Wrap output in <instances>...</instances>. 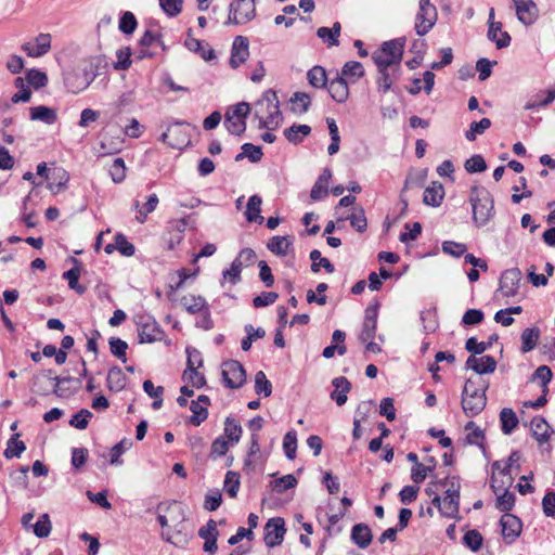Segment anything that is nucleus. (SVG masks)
Wrapping results in <instances>:
<instances>
[{
  "instance_id": "1",
  "label": "nucleus",
  "mask_w": 555,
  "mask_h": 555,
  "mask_svg": "<svg viewBox=\"0 0 555 555\" xmlns=\"http://www.w3.org/2000/svg\"><path fill=\"white\" fill-rule=\"evenodd\" d=\"M255 116L259 119V128L274 129L283 120L278 95L268 90L255 104Z\"/></svg>"
},
{
  "instance_id": "2",
  "label": "nucleus",
  "mask_w": 555,
  "mask_h": 555,
  "mask_svg": "<svg viewBox=\"0 0 555 555\" xmlns=\"http://www.w3.org/2000/svg\"><path fill=\"white\" fill-rule=\"evenodd\" d=\"M100 60L92 57L83 61L75 69L67 73L64 82L66 88L73 93H79L86 90L98 76Z\"/></svg>"
},
{
  "instance_id": "3",
  "label": "nucleus",
  "mask_w": 555,
  "mask_h": 555,
  "mask_svg": "<svg viewBox=\"0 0 555 555\" xmlns=\"http://www.w3.org/2000/svg\"><path fill=\"white\" fill-rule=\"evenodd\" d=\"M469 202L475 224L486 225L494 216V202L490 192L483 186L475 185L470 189Z\"/></svg>"
},
{
  "instance_id": "4",
  "label": "nucleus",
  "mask_w": 555,
  "mask_h": 555,
  "mask_svg": "<svg viewBox=\"0 0 555 555\" xmlns=\"http://www.w3.org/2000/svg\"><path fill=\"white\" fill-rule=\"evenodd\" d=\"M487 404L485 389H477L473 382L468 379L465 383L462 393V409L466 416L474 417L478 415Z\"/></svg>"
},
{
  "instance_id": "5",
  "label": "nucleus",
  "mask_w": 555,
  "mask_h": 555,
  "mask_svg": "<svg viewBox=\"0 0 555 555\" xmlns=\"http://www.w3.org/2000/svg\"><path fill=\"white\" fill-rule=\"evenodd\" d=\"M438 21V10L431 0H418V9L415 15L414 29L417 36L427 35Z\"/></svg>"
},
{
  "instance_id": "6",
  "label": "nucleus",
  "mask_w": 555,
  "mask_h": 555,
  "mask_svg": "<svg viewBox=\"0 0 555 555\" xmlns=\"http://www.w3.org/2000/svg\"><path fill=\"white\" fill-rule=\"evenodd\" d=\"M135 323L138 326L139 343L152 344L164 339L165 333L152 315L139 314L137 315Z\"/></svg>"
},
{
  "instance_id": "7",
  "label": "nucleus",
  "mask_w": 555,
  "mask_h": 555,
  "mask_svg": "<svg viewBox=\"0 0 555 555\" xmlns=\"http://www.w3.org/2000/svg\"><path fill=\"white\" fill-rule=\"evenodd\" d=\"M256 15L255 0H233L230 4L229 17L225 24L242 25L251 21Z\"/></svg>"
},
{
  "instance_id": "8",
  "label": "nucleus",
  "mask_w": 555,
  "mask_h": 555,
  "mask_svg": "<svg viewBox=\"0 0 555 555\" xmlns=\"http://www.w3.org/2000/svg\"><path fill=\"white\" fill-rule=\"evenodd\" d=\"M222 378L228 388H241L246 382L245 369L236 360L225 361L222 363Z\"/></svg>"
},
{
  "instance_id": "9",
  "label": "nucleus",
  "mask_w": 555,
  "mask_h": 555,
  "mask_svg": "<svg viewBox=\"0 0 555 555\" xmlns=\"http://www.w3.org/2000/svg\"><path fill=\"white\" fill-rule=\"evenodd\" d=\"M188 353V367L183 372V379L192 384L193 387L201 388L205 385L206 380L202 373L197 371L195 367V362L193 361V357H197V366L203 365V359L201 352L195 348H186Z\"/></svg>"
},
{
  "instance_id": "10",
  "label": "nucleus",
  "mask_w": 555,
  "mask_h": 555,
  "mask_svg": "<svg viewBox=\"0 0 555 555\" xmlns=\"http://www.w3.org/2000/svg\"><path fill=\"white\" fill-rule=\"evenodd\" d=\"M185 122H175L160 135V140L172 149L181 150L190 143V134L182 128Z\"/></svg>"
},
{
  "instance_id": "11",
  "label": "nucleus",
  "mask_w": 555,
  "mask_h": 555,
  "mask_svg": "<svg viewBox=\"0 0 555 555\" xmlns=\"http://www.w3.org/2000/svg\"><path fill=\"white\" fill-rule=\"evenodd\" d=\"M286 532L284 519L281 517L271 518L264 526V543L269 547L280 545Z\"/></svg>"
},
{
  "instance_id": "12",
  "label": "nucleus",
  "mask_w": 555,
  "mask_h": 555,
  "mask_svg": "<svg viewBox=\"0 0 555 555\" xmlns=\"http://www.w3.org/2000/svg\"><path fill=\"white\" fill-rule=\"evenodd\" d=\"M517 20L525 26L535 23L539 17V9L533 0H512Z\"/></svg>"
},
{
  "instance_id": "13",
  "label": "nucleus",
  "mask_w": 555,
  "mask_h": 555,
  "mask_svg": "<svg viewBox=\"0 0 555 555\" xmlns=\"http://www.w3.org/2000/svg\"><path fill=\"white\" fill-rule=\"evenodd\" d=\"M378 308V302H375L366 307L364 312L362 330L359 335V339L361 343H366L375 337L377 328Z\"/></svg>"
},
{
  "instance_id": "14",
  "label": "nucleus",
  "mask_w": 555,
  "mask_h": 555,
  "mask_svg": "<svg viewBox=\"0 0 555 555\" xmlns=\"http://www.w3.org/2000/svg\"><path fill=\"white\" fill-rule=\"evenodd\" d=\"M521 280L519 269H508L504 271L500 279V292L503 297H513L517 294Z\"/></svg>"
},
{
  "instance_id": "15",
  "label": "nucleus",
  "mask_w": 555,
  "mask_h": 555,
  "mask_svg": "<svg viewBox=\"0 0 555 555\" xmlns=\"http://www.w3.org/2000/svg\"><path fill=\"white\" fill-rule=\"evenodd\" d=\"M502 534L506 543L512 544L520 535L522 530L521 520L509 513L504 514L500 519Z\"/></svg>"
},
{
  "instance_id": "16",
  "label": "nucleus",
  "mask_w": 555,
  "mask_h": 555,
  "mask_svg": "<svg viewBox=\"0 0 555 555\" xmlns=\"http://www.w3.org/2000/svg\"><path fill=\"white\" fill-rule=\"evenodd\" d=\"M54 378L52 375V371H43L34 376L31 380V391L38 393L39 396H48L51 392L53 393L54 388Z\"/></svg>"
},
{
  "instance_id": "17",
  "label": "nucleus",
  "mask_w": 555,
  "mask_h": 555,
  "mask_svg": "<svg viewBox=\"0 0 555 555\" xmlns=\"http://www.w3.org/2000/svg\"><path fill=\"white\" fill-rule=\"evenodd\" d=\"M249 55L248 51V39L243 36L235 37L232 49H231V57L230 65L233 68H237L242 65Z\"/></svg>"
},
{
  "instance_id": "18",
  "label": "nucleus",
  "mask_w": 555,
  "mask_h": 555,
  "mask_svg": "<svg viewBox=\"0 0 555 555\" xmlns=\"http://www.w3.org/2000/svg\"><path fill=\"white\" fill-rule=\"evenodd\" d=\"M54 388L53 393L57 396L59 398H67L75 392L80 387V379L66 376V377H60L55 376L54 378Z\"/></svg>"
},
{
  "instance_id": "19",
  "label": "nucleus",
  "mask_w": 555,
  "mask_h": 555,
  "mask_svg": "<svg viewBox=\"0 0 555 555\" xmlns=\"http://www.w3.org/2000/svg\"><path fill=\"white\" fill-rule=\"evenodd\" d=\"M466 367L474 370L477 374L493 373L496 369V361L492 356H469L466 361Z\"/></svg>"
},
{
  "instance_id": "20",
  "label": "nucleus",
  "mask_w": 555,
  "mask_h": 555,
  "mask_svg": "<svg viewBox=\"0 0 555 555\" xmlns=\"http://www.w3.org/2000/svg\"><path fill=\"white\" fill-rule=\"evenodd\" d=\"M51 48V36L49 34H40L36 38L35 43L27 42L22 49L28 56L40 57L49 52Z\"/></svg>"
},
{
  "instance_id": "21",
  "label": "nucleus",
  "mask_w": 555,
  "mask_h": 555,
  "mask_svg": "<svg viewBox=\"0 0 555 555\" xmlns=\"http://www.w3.org/2000/svg\"><path fill=\"white\" fill-rule=\"evenodd\" d=\"M180 305L190 313L196 314L206 311L209 307L207 300L199 295L186 294L180 298Z\"/></svg>"
},
{
  "instance_id": "22",
  "label": "nucleus",
  "mask_w": 555,
  "mask_h": 555,
  "mask_svg": "<svg viewBox=\"0 0 555 555\" xmlns=\"http://www.w3.org/2000/svg\"><path fill=\"white\" fill-rule=\"evenodd\" d=\"M351 541L360 548H366L373 539L372 531L366 524H357L351 529Z\"/></svg>"
},
{
  "instance_id": "23",
  "label": "nucleus",
  "mask_w": 555,
  "mask_h": 555,
  "mask_svg": "<svg viewBox=\"0 0 555 555\" xmlns=\"http://www.w3.org/2000/svg\"><path fill=\"white\" fill-rule=\"evenodd\" d=\"M487 37L495 43L498 49L507 48L511 44V36L507 31H502V23H490Z\"/></svg>"
},
{
  "instance_id": "24",
  "label": "nucleus",
  "mask_w": 555,
  "mask_h": 555,
  "mask_svg": "<svg viewBox=\"0 0 555 555\" xmlns=\"http://www.w3.org/2000/svg\"><path fill=\"white\" fill-rule=\"evenodd\" d=\"M328 93L332 99L338 103H344L349 96V88L344 77H336L328 83Z\"/></svg>"
},
{
  "instance_id": "25",
  "label": "nucleus",
  "mask_w": 555,
  "mask_h": 555,
  "mask_svg": "<svg viewBox=\"0 0 555 555\" xmlns=\"http://www.w3.org/2000/svg\"><path fill=\"white\" fill-rule=\"evenodd\" d=\"M332 384L335 387V390L331 392V399H333L337 405L341 406L347 401V393L351 389V384L344 376L334 378Z\"/></svg>"
},
{
  "instance_id": "26",
  "label": "nucleus",
  "mask_w": 555,
  "mask_h": 555,
  "mask_svg": "<svg viewBox=\"0 0 555 555\" xmlns=\"http://www.w3.org/2000/svg\"><path fill=\"white\" fill-rule=\"evenodd\" d=\"M491 488L496 494V508L505 514L513 509L515 505V494L508 490H504L501 494L498 493L496 479L494 476L491 477Z\"/></svg>"
},
{
  "instance_id": "27",
  "label": "nucleus",
  "mask_w": 555,
  "mask_h": 555,
  "mask_svg": "<svg viewBox=\"0 0 555 555\" xmlns=\"http://www.w3.org/2000/svg\"><path fill=\"white\" fill-rule=\"evenodd\" d=\"M431 504L438 508V511L440 512V514L442 516L448 517V518L457 517L459 508H460L459 501L452 500V499H449L446 496H444L443 501H441L439 495H435L431 501Z\"/></svg>"
},
{
  "instance_id": "28",
  "label": "nucleus",
  "mask_w": 555,
  "mask_h": 555,
  "mask_svg": "<svg viewBox=\"0 0 555 555\" xmlns=\"http://www.w3.org/2000/svg\"><path fill=\"white\" fill-rule=\"evenodd\" d=\"M444 197V189L440 182H433L424 191L423 202L425 205L438 207Z\"/></svg>"
},
{
  "instance_id": "29",
  "label": "nucleus",
  "mask_w": 555,
  "mask_h": 555,
  "mask_svg": "<svg viewBox=\"0 0 555 555\" xmlns=\"http://www.w3.org/2000/svg\"><path fill=\"white\" fill-rule=\"evenodd\" d=\"M49 179L51 181L49 182L48 188L51 192L56 194L66 189L69 180V173L64 168L55 167L52 169Z\"/></svg>"
},
{
  "instance_id": "30",
  "label": "nucleus",
  "mask_w": 555,
  "mask_h": 555,
  "mask_svg": "<svg viewBox=\"0 0 555 555\" xmlns=\"http://www.w3.org/2000/svg\"><path fill=\"white\" fill-rule=\"evenodd\" d=\"M532 436L539 443H544L550 439V434L553 433L551 426L545 418L537 416L531 421Z\"/></svg>"
},
{
  "instance_id": "31",
  "label": "nucleus",
  "mask_w": 555,
  "mask_h": 555,
  "mask_svg": "<svg viewBox=\"0 0 555 555\" xmlns=\"http://www.w3.org/2000/svg\"><path fill=\"white\" fill-rule=\"evenodd\" d=\"M30 119L38 120L46 125H53L57 120L56 109L39 105L30 107Z\"/></svg>"
},
{
  "instance_id": "32",
  "label": "nucleus",
  "mask_w": 555,
  "mask_h": 555,
  "mask_svg": "<svg viewBox=\"0 0 555 555\" xmlns=\"http://www.w3.org/2000/svg\"><path fill=\"white\" fill-rule=\"evenodd\" d=\"M341 26L339 22H335L331 28L320 27L317 30V36L322 39L327 47H337L339 44V36Z\"/></svg>"
},
{
  "instance_id": "33",
  "label": "nucleus",
  "mask_w": 555,
  "mask_h": 555,
  "mask_svg": "<svg viewBox=\"0 0 555 555\" xmlns=\"http://www.w3.org/2000/svg\"><path fill=\"white\" fill-rule=\"evenodd\" d=\"M186 229V219H176L170 222L168 238V248L173 249L183 240V233Z\"/></svg>"
},
{
  "instance_id": "34",
  "label": "nucleus",
  "mask_w": 555,
  "mask_h": 555,
  "mask_svg": "<svg viewBox=\"0 0 555 555\" xmlns=\"http://www.w3.org/2000/svg\"><path fill=\"white\" fill-rule=\"evenodd\" d=\"M293 245L291 236H273L267 244V248L276 256H286Z\"/></svg>"
},
{
  "instance_id": "35",
  "label": "nucleus",
  "mask_w": 555,
  "mask_h": 555,
  "mask_svg": "<svg viewBox=\"0 0 555 555\" xmlns=\"http://www.w3.org/2000/svg\"><path fill=\"white\" fill-rule=\"evenodd\" d=\"M184 46L192 52L198 53L205 61H211L216 59V53L212 49H205L203 41L191 37V29L188 33V38L184 41Z\"/></svg>"
},
{
  "instance_id": "36",
  "label": "nucleus",
  "mask_w": 555,
  "mask_h": 555,
  "mask_svg": "<svg viewBox=\"0 0 555 555\" xmlns=\"http://www.w3.org/2000/svg\"><path fill=\"white\" fill-rule=\"evenodd\" d=\"M331 178V170L325 168L311 189L310 197L312 199L319 201L327 194V184Z\"/></svg>"
},
{
  "instance_id": "37",
  "label": "nucleus",
  "mask_w": 555,
  "mask_h": 555,
  "mask_svg": "<svg viewBox=\"0 0 555 555\" xmlns=\"http://www.w3.org/2000/svg\"><path fill=\"white\" fill-rule=\"evenodd\" d=\"M364 67L360 62L349 61L343 66L341 75L339 77H344L345 80L349 79L351 82H356L364 76Z\"/></svg>"
},
{
  "instance_id": "38",
  "label": "nucleus",
  "mask_w": 555,
  "mask_h": 555,
  "mask_svg": "<svg viewBox=\"0 0 555 555\" xmlns=\"http://www.w3.org/2000/svg\"><path fill=\"white\" fill-rule=\"evenodd\" d=\"M261 203H262L261 197L258 195H253L249 197L248 203H247L246 212H245L246 219L249 222H257L259 224H261L263 222L264 219L260 215Z\"/></svg>"
},
{
  "instance_id": "39",
  "label": "nucleus",
  "mask_w": 555,
  "mask_h": 555,
  "mask_svg": "<svg viewBox=\"0 0 555 555\" xmlns=\"http://www.w3.org/2000/svg\"><path fill=\"white\" fill-rule=\"evenodd\" d=\"M500 422L501 429L505 435H511L519 423L516 413L509 408H504L501 410Z\"/></svg>"
},
{
  "instance_id": "40",
  "label": "nucleus",
  "mask_w": 555,
  "mask_h": 555,
  "mask_svg": "<svg viewBox=\"0 0 555 555\" xmlns=\"http://www.w3.org/2000/svg\"><path fill=\"white\" fill-rule=\"evenodd\" d=\"M540 337V330L538 327H528L521 333V351L524 353L533 350Z\"/></svg>"
},
{
  "instance_id": "41",
  "label": "nucleus",
  "mask_w": 555,
  "mask_h": 555,
  "mask_svg": "<svg viewBox=\"0 0 555 555\" xmlns=\"http://www.w3.org/2000/svg\"><path fill=\"white\" fill-rule=\"evenodd\" d=\"M242 426L240 423L233 417H227L224 421V435L222 437L228 438L232 444H235L240 441L242 437Z\"/></svg>"
},
{
  "instance_id": "42",
  "label": "nucleus",
  "mask_w": 555,
  "mask_h": 555,
  "mask_svg": "<svg viewBox=\"0 0 555 555\" xmlns=\"http://www.w3.org/2000/svg\"><path fill=\"white\" fill-rule=\"evenodd\" d=\"M307 79L310 86L321 89L327 86L326 72L322 66H313L307 73Z\"/></svg>"
},
{
  "instance_id": "43",
  "label": "nucleus",
  "mask_w": 555,
  "mask_h": 555,
  "mask_svg": "<svg viewBox=\"0 0 555 555\" xmlns=\"http://www.w3.org/2000/svg\"><path fill=\"white\" fill-rule=\"evenodd\" d=\"M311 132V127L308 125H293L284 130L285 138L294 144H298L302 141L304 137H307Z\"/></svg>"
},
{
  "instance_id": "44",
  "label": "nucleus",
  "mask_w": 555,
  "mask_h": 555,
  "mask_svg": "<svg viewBox=\"0 0 555 555\" xmlns=\"http://www.w3.org/2000/svg\"><path fill=\"white\" fill-rule=\"evenodd\" d=\"M126 385V376L118 366L112 367L107 373V387L113 391H120Z\"/></svg>"
},
{
  "instance_id": "45",
  "label": "nucleus",
  "mask_w": 555,
  "mask_h": 555,
  "mask_svg": "<svg viewBox=\"0 0 555 555\" xmlns=\"http://www.w3.org/2000/svg\"><path fill=\"white\" fill-rule=\"evenodd\" d=\"M379 51L385 53L387 56H390L396 62L400 63L403 54V43L398 39L389 40L382 44Z\"/></svg>"
},
{
  "instance_id": "46",
  "label": "nucleus",
  "mask_w": 555,
  "mask_h": 555,
  "mask_svg": "<svg viewBox=\"0 0 555 555\" xmlns=\"http://www.w3.org/2000/svg\"><path fill=\"white\" fill-rule=\"evenodd\" d=\"M20 434L13 435L7 442V448L3 455L7 459L20 457L26 450V446L22 440H18Z\"/></svg>"
},
{
  "instance_id": "47",
  "label": "nucleus",
  "mask_w": 555,
  "mask_h": 555,
  "mask_svg": "<svg viewBox=\"0 0 555 555\" xmlns=\"http://www.w3.org/2000/svg\"><path fill=\"white\" fill-rule=\"evenodd\" d=\"M426 461L433 463V466H425V464H417V465H413V467L411 469V479L415 483L423 482L426 479L427 475L430 474L436 466V461L434 457H428Z\"/></svg>"
},
{
  "instance_id": "48",
  "label": "nucleus",
  "mask_w": 555,
  "mask_h": 555,
  "mask_svg": "<svg viewBox=\"0 0 555 555\" xmlns=\"http://www.w3.org/2000/svg\"><path fill=\"white\" fill-rule=\"evenodd\" d=\"M490 127L491 120L487 117L480 119L479 121H473L469 125V129L465 132V138L466 140L473 142L476 140L477 135L482 134Z\"/></svg>"
},
{
  "instance_id": "49",
  "label": "nucleus",
  "mask_w": 555,
  "mask_h": 555,
  "mask_svg": "<svg viewBox=\"0 0 555 555\" xmlns=\"http://www.w3.org/2000/svg\"><path fill=\"white\" fill-rule=\"evenodd\" d=\"M465 430L468 431L466 435L467 443L482 447L485 433L480 427L470 421L465 425Z\"/></svg>"
},
{
  "instance_id": "50",
  "label": "nucleus",
  "mask_w": 555,
  "mask_h": 555,
  "mask_svg": "<svg viewBox=\"0 0 555 555\" xmlns=\"http://www.w3.org/2000/svg\"><path fill=\"white\" fill-rule=\"evenodd\" d=\"M496 338H498V336L493 335L489 338V340L487 343L486 341L479 343V341H477L476 337H470L465 343V349L468 352H472L473 353L472 356L481 354L492 346V341L495 340Z\"/></svg>"
},
{
  "instance_id": "51",
  "label": "nucleus",
  "mask_w": 555,
  "mask_h": 555,
  "mask_svg": "<svg viewBox=\"0 0 555 555\" xmlns=\"http://www.w3.org/2000/svg\"><path fill=\"white\" fill-rule=\"evenodd\" d=\"M310 259L312 260L311 270L312 272H319L320 268L323 267L326 272L333 273L335 271L334 266L327 258L321 257V251L318 249H313L310 253Z\"/></svg>"
},
{
  "instance_id": "52",
  "label": "nucleus",
  "mask_w": 555,
  "mask_h": 555,
  "mask_svg": "<svg viewBox=\"0 0 555 555\" xmlns=\"http://www.w3.org/2000/svg\"><path fill=\"white\" fill-rule=\"evenodd\" d=\"M79 276L80 270L78 267H74L63 273V279L68 282L69 288L81 295L86 292V287L78 283Z\"/></svg>"
},
{
  "instance_id": "53",
  "label": "nucleus",
  "mask_w": 555,
  "mask_h": 555,
  "mask_svg": "<svg viewBox=\"0 0 555 555\" xmlns=\"http://www.w3.org/2000/svg\"><path fill=\"white\" fill-rule=\"evenodd\" d=\"M247 336L242 340V349L248 351L254 340L262 338L266 335V331L261 327L255 328L251 324L245 326Z\"/></svg>"
},
{
  "instance_id": "54",
  "label": "nucleus",
  "mask_w": 555,
  "mask_h": 555,
  "mask_svg": "<svg viewBox=\"0 0 555 555\" xmlns=\"http://www.w3.org/2000/svg\"><path fill=\"white\" fill-rule=\"evenodd\" d=\"M283 450L288 460L296 457L297 435L295 430L287 431L283 438Z\"/></svg>"
},
{
  "instance_id": "55",
  "label": "nucleus",
  "mask_w": 555,
  "mask_h": 555,
  "mask_svg": "<svg viewBox=\"0 0 555 555\" xmlns=\"http://www.w3.org/2000/svg\"><path fill=\"white\" fill-rule=\"evenodd\" d=\"M255 391L264 397H269L272 393L271 382L262 371H258L255 375Z\"/></svg>"
},
{
  "instance_id": "56",
  "label": "nucleus",
  "mask_w": 555,
  "mask_h": 555,
  "mask_svg": "<svg viewBox=\"0 0 555 555\" xmlns=\"http://www.w3.org/2000/svg\"><path fill=\"white\" fill-rule=\"evenodd\" d=\"M291 102L293 103V111L297 113H306L309 109L311 104L310 95L306 92H296L291 98Z\"/></svg>"
},
{
  "instance_id": "57",
  "label": "nucleus",
  "mask_w": 555,
  "mask_h": 555,
  "mask_svg": "<svg viewBox=\"0 0 555 555\" xmlns=\"http://www.w3.org/2000/svg\"><path fill=\"white\" fill-rule=\"evenodd\" d=\"M154 44L159 46L163 50L166 49L165 43L162 40V35L159 33H154L152 30H146L139 40V46L141 48H151Z\"/></svg>"
},
{
  "instance_id": "58",
  "label": "nucleus",
  "mask_w": 555,
  "mask_h": 555,
  "mask_svg": "<svg viewBox=\"0 0 555 555\" xmlns=\"http://www.w3.org/2000/svg\"><path fill=\"white\" fill-rule=\"evenodd\" d=\"M92 416V412H90L88 409H81L72 416L69 425L77 429H86Z\"/></svg>"
},
{
  "instance_id": "59",
  "label": "nucleus",
  "mask_w": 555,
  "mask_h": 555,
  "mask_svg": "<svg viewBox=\"0 0 555 555\" xmlns=\"http://www.w3.org/2000/svg\"><path fill=\"white\" fill-rule=\"evenodd\" d=\"M51 529H52V525H51L48 514H42L38 518L37 522L35 525H33L34 533L38 538H47L50 534Z\"/></svg>"
},
{
  "instance_id": "60",
  "label": "nucleus",
  "mask_w": 555,
  "mask_h": 555,
  "mask_svg": "<svg viewBox=\"0 0 555 555\" xmlns=\"http://www.w3.org/2000/svg\"><path fill=\"white\" fill-rule=\"evenodd\" d=\"M240 475L235 472L229 470L224 479V490L231 498L237 495L240 489Z\"/></svg>"
},
{
  "instance_id": "61",
  "label": "nucleus",
  "mask_w": 555,
  "mask_h": 555,
  "mask_svg": "<svg viewBox=\"0 0 555 555\" xmlns=\"http://www.w3.org/2000/svg\"><path fill=\"white\" fill-rule=\"evenodd\" d=\"M190 410L192 412V416L190 418V422L194 426H199L208 416V410L203 404H199V402H191Z\"/></svg>"
},
{
  "instance_id": "62",
  "label": "nucleus",
  "mask_w": 555,
  "mask_h": 555,
  "mask_svg": "<svg viewBox=\"0 0 555 555\" xmlns=\"http://www.w3.org/2000/svg\"><path fill=\"white\" fill-rule=\"evenodd\" d=\"M131 54L132 52L129 47L117 50V62L114 64V68L117 70H127L131 65Z\"/></svg>"
},
{
  "instance_id": "63",
  "label": "nucleus",
  "mask_w": 555,
  "mask_h": 555,
  "mask_svg": "<svg viewBox=\"0 0 555 555\" xmlns=\"http://www.w3.org/2000/svg\"><path fill=\"white\" fill-rule=\"evenodd\" d=\"M111 352L120 359L124 363L127 361L126 351L128 345L125 340L118 337H111L108 340Z\"/></svg>"
},
{
  "instance_id": "64",
  "label": "nucleus",
  "mask_w": 555,
  "mask_h": 555,
  "mask_svg": "<svg viewBox=\"0 0 555 555\" xmlns=\"http://www.w3.org/2000/svg\"><path fill=\"white\" fill-rule=\"evenodd\" d=\"M351 227L358 232L365 231L367 227L364 209L362 207L356 208L354 211L348 217Z\"/></svg>"
}]
</instances>
